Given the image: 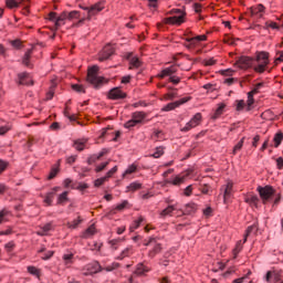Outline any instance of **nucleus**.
Masks as SVG:
<instances>
[{
    "mask_svg": "<svg viewBox=\"0 0 283 283\" xmlns=\"http://www.w3.org/2000/svg\"><path fill=\"white\" fill-rule=\"evenodd\" d=\"M87 82L98 90V87H102V85L107 83V80L103 76H98V66L94 65L87 71Z\"/></svg>",
    "mask_w": 283,
    "mask_h": 283,
    "instance_id": "1",
    "label": "nucleus"
},
{
    "mask_svg": "<svg viewBox=\"0 0 283 283\" xmlns=\"http://www.w3.org/2000/svg\"><path fill=\"white\" fill-rule=\"evenodd\" d=\"M255 61L258 63V65H255L253 67L254 72H256V74H264V72H266V67H269V52L266 51H261V52H256V57Z\"/></svg>",
    "mask_w": 283,
    "mask_h": 283,
    "instance_id": "2",
    "label": "nucleus"
},
{
    "mask_svg": "<svg viewBox=\"0 0 283 283\" xmlns=\"http://www.w3.org/2000/svg\"><path fill=\"white\" fill-rule=\"evenodd\" d=\"M172 14H178L169 18L164 19V23L166 25H182L185 23V18L187 17V13L180 9H174Z\"/></svg>",
    "mask_w": 283,
    "mask_h": 283,
    "instance_id": "3",
    "label": "nucleus"
},
{
    "mask_svg": "<svg viewBox=\"0 0 283 283\" xmlns=\"http://www.w3.org/2000/svg\"><path fill=\"white\" fill-rule=\"evenodd\" d=\"M191 174H193V169H188L185 172L176 175L171 179H165L164 185H172L174 187H180V185H184L185 180H187V178H189Z\"/></svg>",
    "mask_w": 283,
    "mask_h": 283,
    "instance_id": "4",
    "label": "nucleus"
},
{
    "mask_svg": "<svg viewBox=\"0 0 283 283\" xmlns=\"http://www.w3.org/2000/svg\"><path fill=\"white\" fill-rule=\"evenodd\" d=\"M256 191L263 202V205H266V202H269V200H271V198H273V196H275V189L273 188V186H259L256 188Z\"/></svg>",
    "mask_w": 283,
    "mask_h": 283,
    "instance_id": "5",
    "label": "nucleus"
},
{
    "mask_svg": "<svg viewBox=\"0 0 283 283\" xmlns=\"http://www.w3.org/2000/svg\"><path fill=\"white\" fill-rule=\"evenodd\" d=\"M254 63H255V60L253 57L242 55L235 61L234 67H238V70H251Z\"/></svg>",
    "mask_w": 283,
    "mask_h": 283,
    "instance_id": "6",
    "label": "nucleus"
},
{
    "mask_svg": "<svg viewBox=\"0 0 283 283\" xmlns=\"http://www.w3.org/2000/svg\"><path fill=\"white\" fill-rule=\"evenodd\" d=\"M167 216H169L170 218L174 216H176L177 218H180V205L178 203L169 205L159 213V218H167Z\"/></svg>",
    "mask_w": 283,
    "mask_h": 283,
    "instance_id": "7",
    "label": "nucleus"
},
{
    "mask_svg": "<svg viewBox=\"0 0 283 283\" xmlns=\"http://www.w3.org/2000/svg\"><path fill=\"white\" fill-rule=\"evenodd\" d=\"M202 41H207L206 34L186 38L185 46L188 48V50H193L196 48H200V43H202Z\"/></svg>",
    "mask_w": 283,
    "mask_h": 283,
    "instance_id": "8",
    "label": "nucleus"
},
{
    "mask_svg": "<svg viewBox=\"0 0 283 283\" xmlns=\"http://www.w3.org/2000/svg\"><path fill=\"white\" fill-rule=\"evenodd\" d=\"M202 123V114L196 113L193 117L185 125V127L180 128V132L187 133L191 132V129H195V127H198Z\"/></svg>",
    "mask_w": 283,
    "mask_h": 283,
    "instance_id": "9",
    "label": "nucleus"
},
{
    "mask_svg": "<svg viewBox=\"0 0 283 283\" xmlns=\"http://www.w3.org/2000/svg\"><path fill=\"white\" fill-rule=\"evenodd\" d=\"M189 101H191V96H186L176 102L168 103L161 108V112H174V109H177L180 105H185V103H189Z\"/></svg>",
    "mask_w": 283,
    "mask_h": 283,
    "instance_id": "10",
    "label": "nucleus"
},
{
    "mask_svg": "<svg viewBox=\"0 0 283 283\" xmlns=\"http://www.w3.org/2000/svg\"><path fill=\"white\" fill-rule=\"evenodd\" d=\"M126 96L127 93L123 91L120 87H114L107 94V98L109 101H123Z\"/></svg>",
    "mask_w": 283,
    "mask_h": 283,
    "instance_id": "11",
    "label": "nucleus"
},
{
    "mask_svg": "<svg viewBox=\"0 0 283 283\" xmlns=\"http://www.w3.org/2000/svg\"><path fill=\"white\" fill-rule=\"evenodd\" d=\"M101 271H103V268L97 261L86 264L83 269L85 275H94L101 273Z\"/></svg>",
    "mask_w": 283,
    "mask_h": 283,
    "instance_id": "12",
    "label": "nucleus"
},
{
    "mask_svg": "<svg viewBox=\"0 0 283 283\" xmlns=\"http://www.w3.org/2000/svg\"><path fill=\"white\" fill-rule=\"evenodd\" d=\"M76 20L78 21L73 23V28H78V25H83L85 23V18L81 19V12L78 11L66 12V21H76Z\"/></svg>",
    "mask_w": 283,
    "mask_h": 283,
    "instance_id": "13",
    "label": "nucleus"
},
{
    "mask_svg": "<svg viewBox=\"0 0 283 283\" xmlns=\"http://www.w3.org/2000/svg\"><path fill=\"white\" fill-rule=\"evenodd\" d=\"M198 211V205L196 202H189L184 206V209L180 208L179 216H193Z\"/></svg>",
    "mask_w": 283,
    "mask_h": 283,
    "instance_id": "14",
    "label": "nucleus"
},
{
    "mask_svg": "<svg viewBox=\"0 0 283 283\" xmlns=\"http://www.w3.org/2000/svg\"><path fill=\"white\" fill-rule=\"evenodd\" d=\"M105 10V2H97L90 7L88 14H87V21H92V18L95 17V14H98V12H103Z\"/></svg>",
    "mask_w": 283,
    "mask_h": 283,
    "instance_id": "15",
    "label": "nucleus"
},
{
    "mask_svg": "<svg viewBox=\"0 0 283 283\" xmlns=\"http://www.w3.org/2000/svg\"><path fill=\"white\" fill-rule=\"evenodd\" d=\"M221 191H223V202H227V200L233 196V181L228 180L227 184L221 187Z\"/></svg>",
    "mask_w": 283,
    "mask_h": 283,
    "instance_id": "16",
    "label": "nucleus"
},
{
    "mask_svg": "<svg viewBox=\"0 0 283 283\" xmlns=\"http://www.w3.org/2000/svg\"><path fill=\"white\" fill-rule=\"evenodd\" d=\"M127 61H129L128 70H138L143 67V61L138 56H132V53L126 55Z\"/></svg>",
    "mask_w": 283,
    "mask_h": 283,
    "instance_id": "17",
    "label": "nucleus"
},
{
    "mask_svg": "<svg viewBox=\"0 0 283 283\" xmlns=\"http://www.w3.org/2000/svg\"><path fill=\"white\" fill-rule=\"evenodd\" d=\"M176 72H178V65L174 64L169 67L161 70L160 73L158 74V78H165L167 76H169L170 78V76H174Z\"/></svg>",
    "mask_w": 283,
    "mask_h": 283,
    "instance_id": "18",
    "label": "nucleus"
},
{
    "mask_svg": "<svg viewBox=\"0 0 283 283\" xmlns=\"http://www.w3.org/2000/svg\"><path fill=\"white\" fill-rule=\"evenodd\" d=\"M57 191H61V187L59 186L53 187L52 191L44 196V202L46 203V207H52V202H54V196H56Z\"/></svg>",
    "mask_w": 283,
    "mask_h": 283,
    "instance_id": "19",
    "label": "nucleus"
},
{
    "mask_svg": "<svg viewBox=\"0 0 283 283\" xmlns=\"http://www.w3.org/2000/svg\"><path fill=\"white\" fill-rule=\"evenodd\" d=\"M112 54H114V48L108 44L103 48L102 52L99 53L98 61H107Z\"/></svg>",
    "mask_w": 283,
    "mask_h": 283,
    "instance_id": "20",
    "label": "nucleus"
},
{
    "mask_svg": "<svg viewBox=\"0 0 283 283\" xmlns=\"http://www.w3.org/2000/svg\"><path fill=\"white\" fill-rule=\"evenodd\" d=\"M264 10H266V8H264L263 4H256L250 8L252 17H258L259 19L264 17Z\"/></svg>",
    "mask_w": 283,
    "mask_h": 283,
    "instance_id": "21",
    "label": "nucleus"
},
{
    "mask_svg": "<svg viewBox=\"0 0 283 283\" xmlns=\"http://www.w3.org/2000/svg\"><path fill=\"white\" fill-rule=\"evenodd\" d=\"M132 118L135 119L137 125H143L145 123V118H147V113L143 111H137L132 113Z\"/></svg>",
    "mask_w": 283,
    "mask_h": 283,
    "instance_id": "22",
    "label": "nucleus"
},
{
    "mask_svg": "<svg viewBox=\"0 0 283 283\" xmlns=\"http://www.w3.org/2000/svg\"><path fill=\"white\" fill-rule=\"evenodd\" d=\"M87 138H80V139H75L73 142V147L76 151H84L85 147L87 146Z\"/></svg>",
    "mask_w": 283,
    "mask_h": 283,
    "instance_id": "23",
    "label": "nucleus"
},
{
    "mask_svg": "<svg viewBox=\"0 0 283 283\" xmlns=\"http://www.w3.org/2000/svg\"><path fill=\"white\" fill-rule=\"evenodd\" d=\"M18 78H19V85H34L32 77L28 73H20L18 75Z\"/></svg>",
    "mask_w": 283,
    "mask_h": 283,
    "instance_id": "24",
    "label": "nucleus"
},
{
    "mask_svg": "<svg viewBox=\"0 0 283 283\" xmlns=\"http://www.w3.org/2000/svg\"><path fill=\"white\" fill-rule=\"evenodd\" d=\"M30 0H6V7L9 10H14V8H19L21 3H29Z\"/></svg>",
    "mask_w": 283,
    "mask_h": 283,
    "instance_id": "25",
    "label": "nucleus"
},
{
    "mask_svg": "<svg viewBox=\"0 0 283 283\" xmlns=\"http://www.w3.org/2000/svg\"><path fill=\"white\" fill-rule=\"evenodd\" d=\"M52 229H54V224L52 222H49L42 227H40V229L36 231L38 235H48Z\"/></svg>",
    "mask_w": 283,
    "mask_h": 283,
    "instance_id": "26",
    "label": "nucleus"
},
{
    "mask_svg": "<svg viewBox=\"0 0 283 283\" xmlns=\"http://www.w3.org/2000/svg\"><path fill=\"white\" fill-rule=\"evenodd\" d=\"M244 202H247V205H250V207H258L260 198H258V195H247L244 198Z\"/></svg>",
    "mask_w": 283,
    "mask_h": 283,
    "instance_id": "27",
    "label": "nucleus"
},
{
    "mask_svg": "<svg viewBox=\"0 0 283 283\" xmlns=\"http://www.w3.org/2000/svg\"><path fill=\"white\" fill-rule=\"evenodd\" d=\"M258 223H254L250 227H248V229L245 230V234L242 241V244H244V242H247V239L249 238V235H255V233H258Z\"/></svg>",
    "mask_w": 283,
    "mask_h": 283,
    "instance_id": "28",
    "label": "nucleus"
},
{
    "mask_svg": "<svg viewBox=\"0 0 283 283\" xmlns=\"http://www.w3.org/2000/svg\"><path fill=\"white\" fill-rule=\"evenodd\" d=\"M61 160L57 161L54 166H52L50 174L48 176V180H54L55 176H59V172L61 171Z\"/></svg>",
    "mask_w": 283,
    "mask_h": 283,
    "instance_id": "29",
    "label": "nucleus"
},
{
    "mask_svg": "<svg viewBox=\"0 0 283 283\" xmlns=\"http://www.w3.org/2000/svg\"><path fill=\"white\" fill-rule=\"evenodd\" d=\"M226 107H227L226 103H219L218 108L216 109L214 114L212 115V119L217 120V118H220L224 114Z\"/></svg>",
    "mask_w": 283,
    "mask_h": 283,
    "instance_id": "30",
    "label": "nucleus"
},
{
    "mask_svg": "<svg viewBox=\"0 0 283 283\" xmlns=\"http://www.w3.org/2000/svg\"><path fill=\"white\" fill-rule=\"evenodd\" d=\"M65 21H67V11H63L55 21V28L59 29L61 25H65Z\"/></svg>",
    "mask_w": 283,
    "mask_h": 283,
    "instance_id": "31",
    "label": "nucleus"
},
{
    "mask_svg": "<svg viewBox=\"0 0 283 283\" xmlns=\"http://www.w3.org/2000/svg\"><path fill=\"white\" fill-rule=\"evenodd\" d=\"M143 222H145V217L139 216L137 220L133 221V223L129 227V232L134 233L136 231V229H138L140 227V224H143Z\"/></svg>",
    "mask_w": 283,
    "mask_h": 283,
    "instance_id": "32",
    "label": "nucleus"
},
{
    "mask_svg": "<svg viewBox=\"0 0 283 283\" xmlns=\"http://www.w3.org/2000/svg\"><path fill=\"white\" fill-rule=\"evenodd\" d=\"M12 216L11 211H8V209H2L0 211V224H3V222H10V218Z\"/></svg>",
    "mask_w": 283,
    "mask_h": 283,
    "instance_id": "33",
    "label": "nucleus"
},
{
    "mask_svg": "<svg viewBox=\"0 0 283 283\" xmlns=\"http://www.w3.org/2000/svg\"><path fill=\"white\" fill-rule=\"evenodd\" d=\"M30 59H32V50H28L22 57V63L25 65V67H32Z\"/></svg>",
    "mask_w": 283,
    "mask_h": 283,
    "instance_id": "34",
    "label": "nucleus"
},
{
    "mask_svg": "<svg viewBox=\"0 0 283 283\" xmlns=\"http://www.w3.org/2000/svg\"><path fill=\"white\" fill-rule=\"evenodd\" d=\"M140 189H143V184H140L138 181H134L129 186L126 187V192L132 191L134 193V191H138Z\"/></svg>",
    "mask_w": 283,
    "mask_h": 283,
    "instance_id": "35",
    "label": "nucleus"
},
{
    "mask_svg": "<svg viewBox=\"0 0 283 283\" xmlns=\"http://www.w3.org/2000/svg\"><path fill=\"white\" fill-rule=\"evenodd\" d=\"M92 235H96V226L94 224H92L84 231L83 238H92Z\"/></svg>",
    "mask_w": 283,
    "mask_h": 283,
    "instance_id": "36",
    "label": "nucleus"
},
{
    "mask_svg": "<svg viewBox=\"0 0 283 283\" xmlns=\"http://www.w3.org/2000/svg\"><path fill=\"white\" fill-rule=\"evenodd\" d=\"M137 170H138V165H136V164L129 165L128 168L124 171L123 178H125L126 176H129L132 174H136Z\"/></svg>",
    "mask_w": 283,
    "mask_h": 283,
    "instance_id": "37",
    "label": "nucleus"
},
{
    "mask_svg": "<svg viewBox=\"0 0 283 283\" xmlns=\"http://www.w3.org/2000/svg\"><path fill=\"white\" fill-rule=\"evenodd\" d=\"M83 222V219H81V217H77L75 220L67 222L66 227L67 229H77L78 224H81Z\"/></svg>",
    "mask_w": 283,
    "mask_h": 283,
    "instance_id": "38",
    "label": "nucleus"
},
{
    "mask_svg": "<svg viewBox=\"0 0 283 283\" xmlns=\"http://www.w3.org/2000/svg\"><path fill=\"white\" fill-rule=\"evenodd\" d=\"M145 273H149V268L144 266L142 263L137 265V269L135 270L136 275H145Z\"/></svg>",
    "mask_w": 283,
    "mask_h": 283,
    "instance_id": "39",
    "label": "nucleus"
},
{
    "mask_svg": "<svg viewBox=\"0 0 283 283\" xmlns=\"http://www.w3.org/2000/svg\"><path fill=\"white\" fill-rule=\"evenodd\" d=\"M282 140H283V134L282 132L276 133L273 137V143H274V147L277 148L280 147V145H282Z\"/></svg>",
    "mask_w": 283,
    "mask_h": 283,
    "instance_id": "40",
    "label": "nucleus"
},
{
    "mask_svg": "<svg viewBox=\"0 0 283 283\" xmlns=\"http://www.w3.org/2000/svg\"><path fill=\"white\" fill-rule=\"evenodd\" d=\"M161 156H165V147L159 146L156 147L155 153L150 155V158H160Z\"/></svg>",
    "mask_w": 283,
    "mask_h": 283,
    "instance_id": "41",
    "label": "nucleus"
},
{
    "mask_svg": "<svg viewBox=\"0 0 283 283\" xmlns=\"http://www.w3.org/2000/svg\"><path fill=\"white\" fill-rule=\"evenodd\" d=\"M39 255H40V258H42V260H50V258H52L54 255V251L45 252V250H40Z\"/></svg>",
    "mask_w": 283,
    "mask_h": 283,
    "instance_id": "42",
    "label": "nucleus"
},
{
    "mask_svg": "<svg viewBox=\"0 0 283 283\" xmlns=\"http://www.w3.org/2000/svg\"><path fill=\"white\" fill-rule=\"evenodd\" d=\"M254 95L252 93H248V101H247V112H251L253 104L255 103V98H253Z\"/></svg>",
    "mask_w": 283,
    "mask_h": 283,
    "instance_id": "43",
    "label": "nucleus"
},
{
    "mask_svg": "<svg viewBox=\"0 0 283 283\" xmlns=\"http://www.w3.org/2000/svg\"><path fill=\"white\" fill-rule=\"evenodd\" d=\"M70 192L64 191L61 195H59L57 197V205H63L64 202H67V200H70V198H67Z\"/></svg>",
    "mask_w": 283,
    "mask_h": 283,
    "instance_id": "44",
    "label": "nucleus"
},
{
    "mask_svg": "<svg viewBox=\"0 0 283 283\" xmlns=\"http://www.w3.org/2000/svg\"><path fill=\"white\" fill-rule=\"evenodd\" d=\"M244 139L245 137H242L240 142L233 147V150H232L233 156H235V154H238V151H240L242 147H244Z\"/></svg>",
    "mask_w": 283,
    "mask_h": 283,
    "instance_id": "45",
    "label": "nucleus"
},
{
    "mask_svg": "<svg viewBox=\"0 0 283 283\" xmlns=\"http://www.w3.org/2000/svg\"><path fill=\"white\" fill-rule=\"evenodd\" d=\"M73 92H77L78 94H85V86L82 84H73L72 86Z\"/></svg>",
    "mask_w": 283,
    "mask_h": 283,
    "instance_id": "46",
    "label": "nucleus"
},
{
    "mask_svg": "<svg viewBox=\"0 0 283 283\" xmlns=\"http://www.w3.org/2000/svg\"><path fill=\"white\" fill-rule=\"evenodd\" d=\"M262 87H264V83H258L249 93L255 96V94H260V90H262Z\"/></svg>",
    "mask_w": 283,
    "mask_h": 283,
    "instance_id": "47",
    "label": "nucleus"
},
{
    "mask_svg": "<svg viewBox=\"0 0 283 283\" xmlns=\"http://www.w3.org/2000/svg\"><path fill=\"white\" fill-rule=\"evenodd\" d=\"M28 272L31 275H35V277H39V275H41V271L36 269V266H28Z\"/></svg>",
    "mask_w": 283,
    "mask_h": 283,
    "instance_id": "48",
    "label": "nucleus"
},
{
    "mask_svg": "<svg viewBox=\"0 0 283 283\" xmlns=\"http://www.w3.org/2000/svg\"><path fill=\"white\" fill-rule=\"evenodd\" d=\"M235 103H237V105H235L237 112H242V109H244V107L247 105L244 103V99H237Z\"/></svg>",
    "mask_w": 283,
    "mask_h": 283,
    "instance_id": "49",
    "label": "nucleus"
},
{
    "mask_svg": "<svg viewBox=\"0 0 283 283\" xmlns=\"http://www.w3.org/2000/svg\"><path fill=\"white\" fill-rule=\"evenodd\" d=\"M223 43H227L228 45H235V39L229 34H226L223 38Z\"/></svg>",
    "mask_w": 283,
    "mask_h": 283,
    "instance_id": "50",
    "label": "nucleus"
},
{
    "mask_svg": "<svg viewBox=\"0 0 283 283\" xmlns=\"http://www.w3.org/2000/svg\"><path fill=\"white\" fill-rule=\"evenodd\" d=\"M109 165V161L102 163L95 167V172L101 174Z\"/></svg>",
    "mask_w": 283,
    "mask_h": 283,
    "instance_id": "51",
    "label": "nucleus"
},
{
    "mask_svg": "<svg viewBox=\"0 0 283 283\" xmlns=\"http://www.w3.org/2000/svg\"><path fill=\"white\" fill-rule=\"evenodd\" d=\"M174 98H178V93H166L163 101H174Z\"/></svg>",
    "mask_w": 283,
    "mask_h": 283,
    "instance_id": "52",
    "label": "nucleus"
},
{
    "mask_svg": "<svg viewBox=\"0 0 283 283\" xmlns=\"http://www.w3.org/2000/svg\"><path fill=\"white\" fill-rule=\"evenodd\" d=\"M107 181L109 180L105 177L98 178L94 181V187H103V185H105Z\"/></svg>",
    "mask_w": 283,
    "mask_h": 283,
    "instance_id": "53",
    "label": "nucleus"
},
{
    "mask_svg": "<svg viewBox=\"0 0 283 283\" xmlns=\"http://www.w3.org/2000/svg\"><path fill=\"white\" fill-rule=\"evenodd\" d=\"M8 167H10V163L0 159V176L3 174V171H6V169H8Z\"/></svg>",
    "mask_w": 283,
    "mask_h": 283,
    "instance_id": "54",
    "label": "nucleus"
},
{
    "mask_svg": "<svg viewBox=\"0 0 283 283\" xmlns=\"http://www.w3.org/2000/svg\"><path fill=\"white\" fill-rule=\"evenodd\" d=\"M136 125H138L135 119L132 117L129 120H127L124 124L125 129H132V127H136Z\"/></svg>",
    "mask_w": 283,
    "mask_h": 283,
    "instance_id": "55",
    "label": "nucleus"
},
{
    "mask_svg": "<svg viewBox=\"0 0 283 283\" xmlns=\"http://www.w3.org/2000/svg\"><path fill=\"white\" fill-rule=\"evenodd\" d=\"M116 171H118V166H114L111 170H108L104 178L109 180V178H112Z\"/></svg>",
    "mask_w": 283,
    "mask_h": 283,
    "instance_id": "56",
    "label": "nucleus"
},
{
    "mask_svg": "<svg viewBox=\"0 0 283 283\" xmlns=\"http://www.w3.org/2000/svg\"><path fill=\"white\" fill-rule=\"evenodd\" d=\"M235 71H233L232 69H227V70H222V71H220V75L221 76H233V73H234Z\"/></svg>",
    "mask_w": 283,
    "mask_h": 283,
    "instance_id": "57",
    "label": "nucleus"
},
{
    "mask_svg": "<svg viewBox=\"0 0 283 283\" xmlns=\"http://www.w3.org/2000/svg\"><path fill=\"white\" fill-rule=\"evenodd\" d=\"M181 78L179 76L176 75H171L169 77V82L172 83V85H178L180 83Z\"/></svg>",
    "mask_w": 283,
    "mask_h": 283,
    "instance_id": "58",
    "label": "nucleus"
},
{
    "mask_svg": "<svg viewBox=\"0 0 283 283\" xmlns=\"http://www.w3.org/2000/svg\"><path fill=\"white\" fill-rule=\"evenodd\" d=\"M127 205H129V201L124 200L122 203H118L115 209L117 211H123V209H125L127 207Z\"/></svg>",
    "mask_w": 283,
    "mask_h": 283,
    "instance_id": "59",
    "label": "nucleus"
},
{
    "mask_svg": "<svg viewBox=\"0 0 283 283\" xmlns=\"http://www.w3.org/2000/svg\"><path fill=\"white\" fill-rule=\"evenodd\" d=\"M98 157L97 155H92L91 157L87 158V165H94V163H98Z\"/></svg>",
    "mask_w": 283,
    "mask_h": 283,
    "instance_id": "60",
    "label": "nucleus"
},
{
    "mask_svg": "<svg viewBox=\"0 0 283 283\" xmlns=\"http://www.w3.org/2000/svg\"><path fill=\"white\" fill-rule=\"evenodd\" d=\"M76 158H78V156L76 155H71L66 158V163L67 165H74V163H76Z\"/></svg>",
    "mask_w": 283,
    "mask_h": 283,
    "instance_id": "61",
    "label": "nucleus"
},
{
    "mask_svg": "<svg viewBox=\"0 0 283 283\" xmlns=\"http://www.w3.org/2000/svg\"><path fill=\"white\" fill-rule=\"evenodd\" d=\"M118 266H120L119 263H113L112 265L106 266L105 271H107V272L115 271V269H118Z\"/></svg>",
    "mask_w": 283,
    "mask_h": 283,
    "instance_id": "62",
    "label": "nucleus"
},
{
    "mask_svg": "<svg viewBox=\"0 0 283 283\" xmlns=\"http://www.w3.org/2000/svg\"><path fill=\"white\" fill-rule=\"evenodd\" d=\"M280 56L274 60V65H279V63H283V51L279 52Z\"/></svg>",
    "mask_w": 283,
    "mask_h": 283,
    "instance_id": "63",
    "label": "nucleus"
},
{
    "mask_svg": "<svg viewBox=\"0 0 283 283\" xmlns=\"http://www.w3.org/2000/svg\"><path fill=\"white\" fill-rule=\"evenodd\" d=\"M276 168L283 169V158L282 157L276 158Z\"/></svg>",
    "mask_w": 283,
    "mask_h": 283,
    "instance_id": "64",
    "label": "nucleus"
}]
</instances>
